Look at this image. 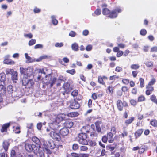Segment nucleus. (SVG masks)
<instances>
[{"label":"nucleus","instance_id":"1","mask_svg":"<svg viewBox=\"0 0 157 157\" xmlns=\"http://www.w3.org/2000/svg\"><path fill=\"white\" fill-rule=\"evenodd\" d=\"M66 119V115L63 114H60L57 116L49 125L50 127L46 129V131L48 132L52 130L59 131L61 127L62 124L60 122L63 120Z\"/></svg>","mask_w":157,"mask_h":157},{"label":"nucleus","instance_id":"2","mask_svg":"<svg viewBox=\"0 0 157 157\" xmlns=\"http://www.w3.org/2000/svg\"><path fill=\"white\" fill-rule=\"evenodd\" d=\"M25 148L29 152L33 151L38 157H44L43 149L40 146L26 143L25 145Z\"/></svg>","mask_w":157,"mask_h":157},{"label":"nucleus","instance_id":"3","mask_svg":"<svg viewBox=\"0 0 157 157\" xmlns=\"http://www.w3.org/2000/svg\"><path fill=\"white\" fill-rule=\"evenodd\" d=\"M122 9L118 7L114 9L111 12L110 10L107 8H104L103 9L102 13L104 15H109V17L110 18H116L119 13L122 12Z\"/></svg>","mask_w":157,"mask_h":157},{"label":"nucleus","instance_id":"4","mask_svg":"<svg viewBox=\"0 0 157 157\" xmlns=\"http://www.w3.org/2000/svg\"><path fill=\"white\" fill-rule=\"evenodd\" d=\"M20 73L24 76L26 75L27 77L30 78L33 75V68L31 67H28L27 68H24L20 67Z\"/></svg>","mask_w":157,"mask_h":157},{"label":"nucleus","instance_id":"5","mask_svg":"<svg viewBox=\"0 0 157 157\" xmlns=\"http://www.w3.org/2000/svg\"><path fill=\"white\" fill-rule=\"evenodd\" d=\"M45 77L46 79L48 80L46 82V84L50 87H52L56 82H57V78L52 77L50 74H48V75H46Z\"/></svg>","mask_w":157,"mask_h":157},{"label":"nucleus","instance_id":"6","mask_svg":"<svg viewBox=\"0 0 157 157\" xmlns=\"http://www.w3.org/2000/svg\"><path fill=\"white\" fill-rule=\"evenodd\" d=\"M86 133H81L78 135V140L79 143L83 145H86L88 144Z\"/></svg>","mask_w":157,"mask_h":157},{"label":"nucleus","instance_id":"7","mask_svg":"<svg viewBox=\"0 0 157 157\" xmlns=\"http://www.w3.org/2000/svg\"><path fill=\"white\" fill-rule=\"evenodd\" d=\"M49 135L53 139L57 141H59L61 139V137L59 131L52 130L49 131Z\"/></svg>","mask_w":157,"mask_h":157},{"label":"nucleus","instance_id":"8","mask_svg":"<svg viewBox=\"0 0 157 157\" xmlns=\"http://www.w3.org/2000/svg\"><path fill=\"white\" fill-rule=\"evenodd\" d=\"M63 87L65 91L64 92L61 93L63 95H65V94H68L69 92L72 90V88L70 86V84L69 82H67L64 84Z\"/></svg>","mask_w":157,"mask_h":157},{"label":"nucleus","instance_id":"9","mask_svg":"<svg viewBox=\"0 0 157 157\" xmlns=\"http://www.w3.org/2000/svg\"><path fill=\"white\" fill-rule=\"evenodd\" d=\"M117 105L118 109L120 111H121L123 110V107L128 106V104L126 101H123L122 102L120 100H118L117 101Z\"/></svg>","mask_w":157,"mask_h":157},{"label":"nucleus","instance_id":"10","mask_svg":"<svg viewBox=\"0 0 157 157\" xmlns=\"http://www.w3.org/2000/svg\"><path fill=\"white\" fill-rule=\"evenodd\" d=\"M70 107L73 109H77L80 107V104L75 100H71L70 101Z\"/></svg>","mask_w":157,"mask_h":157},{"label":"nucleus","instance_id":"11","mask_svg":"<svg viewBox=\"0 0 157 157\" xmlns=\"http://www.w3.org/2000/svg\"><path fill=\"white\" fill-rule=\"evenodd\" d=\"M23 95V94L22 90L20 89H18L16 91H14L13 94H11V97L19 98Z\"/></svg>","mask_w":157,"mask_h":157},{"label":"nucleus","instance_id":"12","mask_svg":"<svg viewBox=\"0 0 157 157\" xmlns=\"http://www.w3.org/2000/svg\"><path fill=\"white\" fill-rule=\"evenodd\" d=\"M43 145L44 146H45L47 147H48L51 149H53L55 147V145L52 140L48 141V142L46 143V144L45 143V141H44Z\"/></svg>","mask_w":157,"mask_h":157},{"label":"nucleus","instance_id":"13","mask_svg":"<svg viewBox=\"0 0 157 157\" xmlns=\"http://www.w3.org/2000/svg\"><path fill=\"white\" fill-rule=\"evenodd\" d=\"M11 80L13 83H16L18 80V75L17 72L14 71L13 74L11 75Z\"/></svg>","mask_w":157,"mask_h":157},{"label":"nucleus","instance_id":"14","mask_svg":"<svg viewBox=\"0 0 157 157\" xmlns=\"http://www.w3.org/2000/svg\"><path fill=\"white\" fill-rule=\"evenodd\" d=\"M59 133L63 136H66L69 133V130L67 128L65 127L60 129L59 131Z\"/></svg>","mask_w":157,"mask_h":157},{"label":"nucleus","instance_id":"15","mask_svg":"<svg viewBox=\"0 0 157 157\" xmlns=\"http://www.w3.org/2000/svg\"><path fill=\"white\" fill-rule=\"evenodd\" d=\"M10 125V123H6L3 124L2 126V128L1 129V131L3 133L4 132H6L7 131V129L8 128Z\"/></svg>","mask_w":157,"mask_h":157},{"label":"nucleus","instance_id":"16","mask_svg":"<svg viewBox=\"0 0 157 157\" xmlns=\"http://www.w3.org/2000/svg\"><path fill=\"white\" fill-rule=\"evenodd\" d=\"M146 88L147 90L146 91V94L147 95L151 94L154 90L153 87L149 86H147Z\"/></svg>","mask_w":157,"mask_h":157},{"label":"nucleus","instance_id":"17","mask_svg":"<svg viewBox=\"0 0 157 157\" xmlns=\"http://www.w3.org/2000/svg\"><path fill=\"white\" fill-rule=\"evenodd\" d=\"M64 125L66 128H69L73 126V123L71 121H66L65 122Z\"/></svg>","mask_w":157,"mask_h":157},{"label":"nucleus","instance_id":"18","mask_svg":"<svg viewBox=\"0 0 157 157\" xmlns=\"http://www.w3.org/2000/svg\"><path fill=\"white\" fill-rule=\"evenodd\" d=\"M143 132V129H141L138 130L137 131H136L135 133V136L136 138H137L138 137L141 136Z\"/></svg>","mask_w":157,"mask_h":157},{"label":"nucleus","instance_id":"19","mask_svg":"<svg viewBox=\"0 0 157 157\" xmlns=\"http://www.w3.org/2000/svg\"><path fill=\"white\" fill-rule=\"evenodd\" d=\"M44 147V148L42 147L43 149V154L44 155V157H45L44 155V153H46L47 155V157H49V155L48 154H50L51 153V152L50 150L48 149V147H47L45 146Z\"/></svg>","mask_w":157,"mask_h":157},{"label":"nucleus","instance_id":"20","mask_svg":"<svg viewBox=\"0 0 157 157\" xmlns=\"http://www.w3.org/2000/svg\"><path fill=\"white\" fill-rule=\"evenodd\" d=\"M10 144L7 141H4L3 143V147L6 151L8 148Z\"/></svg>","mask_w":157,"mask_h":157},{"label":"nucleus","instance_id":"21","mask_svg":"<svg viewBox=\"0 0 157 157\" xmlns=\"http://www.w3.org/2000/svg\"><path fill=\"white\" fill-rule=\"evenodd\" d=\"M29 79L26 75L24 76L22 80V84L25 86H26L27 83Z\"/></svg>","mask_w":157,"mask_h":157},{"label":"nucleus","instance_id":"22","mask_svg":"<svg viewBox=\"0 0 157 157\" xmlns=\"http://www.w3.org/2000/svg\"><path fill=\"white\" fill-rule=\"evenodd\" d=\"M7 91L8 93L11 95L10 96L11 97V94L14 92L13 86L11 85H9L7 88Z\"/></svg>","mask_w":157,"mask_h":157},{"label":"nucleus","instance_id":"23","mask_svg":"<svg viewBox=\"0 0 157 157\" xmlns=\"http://www.w3.org/2000/svg\"><path fill=\"white\" fill-rule=\"evenodd\" d=\"M71 47L72 49L75 51H77L78 50V44L76 43L72 44Z\"/></svg>","mask_w":157,"mask_h":157},{"label":"nucleus","instance_id":"24","mask_svg":"<svg viewBox=\"0 0 157 157\" xmlns=\"http://www.w3.org/2000/svg\"><path fill=\"white\" fill-rule=\"evenodd\" d=\"M66 115V117L67 116L72 117L77 116L78 115V113L77 112H71L68 113L67 115Z\"/></svg>","mask_w":157,"mask_h":157},{"label":"nucleus","instance_id":"25","mask_svg":"<svg viewBox=\"0 0 157 157\" xmlns=\"http://www.w3.org/2000/svg\"><path fill=\"white\" fill-rule=\"evenodd\" d=\"M147 67L148 68H151L154 65V63L151 61H147L144 63Z\"/></svg>","mask_w":157,"mask_h":157},{"label":"nucleus","instance_id":"26","mask_svg":"<svg viewBox=\"0 0 157 157\" xmlns=\"http://www.w3.org/2000/svg\"><path fill=\"white\" fill-rule=\"evenodd\" d=\"M6 80V76L5 74L4 73L0 74V80L1 82H4Z\"/></svg>","mask_w":157,"mask_h":157},{"label":"nucleus","instance_id":"27","mask_svg":"<svg viewBox=\"0 0 157 157\" xmlns=\"http://www.w3.org/2000/svg\"><path fill=\"white\" fill-rule=\"evenodd\" d=\"M34 82L33 80L32 79H30L27 83L26 86L28 88H31L32 87L34 84Z\"/></svg>","mask_w":157,"mask_h":157},{"label":"nucleus","instance_id":"28","mask_svg":"<svg viewBox=\"0 0 157 157\" xmlns=\"http://www.w3.org/2000/svg\"><path fill=\"white\" fill-rule=\"evenodd\" d=\"M14 71L13 69L10 68H6L5 70V72L7 75L9 74H10L11 75Z\"/></svg>","mask_w":157,"mask_h":157},{"label":"nucleus","instance_id":"29","mask_svg":"<svg viewBox=\"0 0 157 157\" xmlns=\"http://www.w3.org/2000/svg\"><path fill=\"white\" fill-rule=\"evenodd\" d=\"M51 18L52 24L54 25H57L58 24V21L56 19V17L54 15H52L51 16Z\"/></svg>","mask_w":157,"mask_h":157},{"label":"nucleus","instance_id":"30","mask_svg":"<svg viewBox=\"0 0 157 157\" xmlns=\"http://www.w3.org/2000/svg\"><path fill=\"white\" fill-rule=\"evenodd\" d=\"M4 63L6 64L13 65L14 64V61L11 60L5 59L3 61Z\"/></svg>","mask_w":157,"mask_h":157},{"label":"nucleus","instance_id":"31","mask_svg":"<svg viewBox=\"0 0 157 157\" xmlns=\"http://www.w3.org/2000/svg\"><path fill=\"white\" fill-rule=\"evenodd\" d=\"M64 78L63 76H60L59 77L58 79H57V82H58L57 83V86H60V83L63 80Z\"/></svg>","mask_w":157,"mask_h":157},{"label":"nucleus","instance_id":"32","mask_svg":"<svg viewBox=\"0 0 157 157\" xmlns=\"http://www.w3.org/2000/svg\"><path fill=\"white\" fill-rule=\"evenodd\" d=\"M89 127L88 126H84L81 129V131L82 132V133H88L89 132L88 130Z\"/></svg>","mask_w":157,"mask_h":157},{"label":"nucleus","instance_id":"33","mask_svg":"<svg viewBox=\"0 0 157 157\" xmlns=\"http://www.w3.org/2000/svg\"><path fill=\"white\" fill-rule=\"evenodd\" d=\"M25 57L26 59H27V60L26 61V63H29L32 62L31 60V57L30 56H28V54L27 53H25Z\"/></svg>","mask_w":157,"mask_h":157},{"label":"nucleus","instance_id":"34","mask_svg":"<svg viewBox=\"0 0 157 157\" xmlns=\"http://www.w3.org/2000/svg\"><path fill=\"white\" fill-rule=\"evenodd\" d=\"M150 123L151 125L154 127H157V121L155 120H151L150 121Z\"/></svg>","mask_w":157,"mask_h":157},{"label":"nucleus","instance_id":"35","mask_svg":"<svg viewBox=\"0 0 157 157\" xmlns=\"http://www.w3.org/2000/svg\"><path fill=\"white\" fill-rule=\"evenodd\" d=\"M32 141L36 143L37 145H38V144L40 143V140L38 138L36 137H33L32 138Z\"/></svg>","mask_w":157,"mask_h":157},{"label":"nucleus","instance_id":"36","mask_svg":"<svg viewBox=\"0 0 157 157\" xmlns=\"http://www.w3.org/2000/svg\"><path fill=\"white\" fill-rule=\"evenodd\" d=\"M98 82L99 83L101 84L104 85H105V82L103 80V78H102V77L101 76H99L98 77Z\"/></svg>","mask_w":157,"mask_h":157},{"label":"nucleus","instance_id":"37","mask_svg":"<svg viewBox=\"0 0 157 157\" xmlns=\"http://www.w3.org/2000/svg\"><path fill=\"white\" fill-rule=\"evenodd\" d=\"M134 117H132L130 119L126 120L125 121V123L126 124L128 125L131 124L132 122V121H134Z\"/></svg>","mask_w":157,"mask_h":157},{"label":"nucleus","instance_id":"38","mask_svg":"<svg viewBox=\"0 0 157 157\" xmlns=\"http://www.w3.org/2000/svg\"><path fill=\"white\" fill-rule=\"evenodd\" d=\"M150 99L153 102L157 104V99L155 95H152L151 96Z\"/></svg>","mask_w":157,"mask_h":157},{"label":"nucleus","instance_id":"39","mask_svg":"<svg viewBox=\"0 0 157 157\" xmlns=\"http://www.w3.org/2000/svg\"><path fill=\"white\" fill-rule=\"evenodd\" d=\"M140 67V66L139 65L134 64H132L130 67L131 69H135L136 70L138 69Z\"/></svg>","mask_w":157,"mask_h":157},{"label":"nucleus","instance_id":"40","mask_svg":"<svg viewBox=\"0 0 157 157\" xmlns=\"http://www.w3.org/2000/svg\"><path fill=\"white\" fill-rule=\"evenodd\" d=\"M36 42V40L35 39H32L29 42L28 44L29 46H31L34 44Z\"/></svg>","mask_w":157,"mask_h":157},{"label":"nucleus","instance_id":"41","mask_svg":"<svg viewBox=\"0 0 157 157\" xmlns=\"http://www.w3.org/2000/svg\"><path fill=\"white\" fill-rule=\"evenodd\" d=\"M71 95L74 97L77 96L78 94V91L77 90H74L71 93Z\"/></svg>","mask_w":157,"mask_h":157},{"label":"nucleus","instance_id":"42","mask_svg":"<svg viewBox=\"0 0 157 157\" xmlns=\"http://www.w3.org/2000/svg\"><path fill=\"white\" fill-rule=\"evenodd\" d=\"M139 81L140 82V86L142 88L144 86V80L142 78H140Z\"/></svg>","mask_w":157,"mask_h":157},{"label":"nucleus","instance_id":"43","mask_svg":"<svg viewBox=\"0 0 157 157\" xmlns=\"http://www.w3.org/2000/svg\"><path fill=\"white\" fill-rule=\"evenodd\" d=\"M140 148L139 149H140V150L139 151L138 153L140 154H141L145 150V148L144 146H142L141 147H140Z\"/></svg>","mask_w":157,"mask_h":157},{"label":"nucleus","instance_id":"44","mask_svg":"<svg viewBox=\"0 0 157 157\" xmlns=\"http://www.w3.org/2000/svg\"><path fill=\"white\" fill-rule=\"evenodd\" d=\"M119 78V76L116 75H114L112 76H110L109 77V80H115Z\"/></svg>","mask_w":157,"mask_h":157},{"label":"nucleus","instance_id":"45","mask_svg":"<svg viewBox=\"0 0 157 157\" xmlns=\"http://www.w3.org/2000/svg\"><path fill=\"white\" fill-rule=\"evenodd\" d=\"M145 98L143 96H139L138 99V101L139 102H141L144 101L145 100Z\"/></svg>","mask_w":157,"mask_h":157},{"label":"nucleus","instance_id":"46","mask_svg":"<svg viewBox=\"0 0 157 157\" xmlns=\"http://www.w3.org/2000/svg\"><path fill=\"white\" fill-rule=\"evenodd\" d=\"M66 72L67 73H70L71 75H73L75 73V70L74 69L71 70H67L66 71Z\"/></svg>","mask_w":157,"mask_h":157},{"label":"nucleus","instance_id":"47","mask_svg":"<svg viewBox=\"0 0 157 157\" xmlns=\"http://www.w3.org/2000/svg\"><path fill=\"white\" fill-rule=\"evenodd\" d=\"M5 91V88L3 85H0V94L4 93Z\"/></svg>","mask_w":157,"mask_h":157},{"label":"nucleus","instance_id":"48","mask_svg":"<svg viewBox=\"0 0 157 157\" xmlns=\"http://www.w3.org/2000/svg\"><path fill=\"white\" fill-rule=\"evenodd\" d=\"M63 44L62 43H56L55 44V46L56 47H61L63 46Z\"/></svg>","mask_w":157,"mask_h":157},{"label":"nucleus","instance_id":"49","mask_svg":"<svg viewBox=\"0 0 157 157\" xmlns=\"http://www.w3.org/2000/svg\"><path fill=\"white\" fill-rule=\"evenodd\" d=\"M137 102V101H136L134 99H131L130 100V102L131 105L133 106H135L136 105Z\"/></svg>","mask_w":157,"mask_h":157},{"label":"nucleus","instance_id":"50","mask_svg":"<svg viewBox=\"0 0 157 157\" xmlns=\"http://www.w3.org/2000/svg\"><path fill=\"white\" fill-rule=\"evenodd\" d=\"M76 34V33L73 31H71L69 33V36L71 37H75Z\"/></svg>","mask_w":157,"mask_h":157},{"label":"nucleus","instance_id":"51","mask_svg":"<svg viewBox=\"0 0 157 157\" xmlns=\"http://www.w3.org/2000/svg\"><path fill=\"white\" fill-rule=\"evenodd\" d=\"M147 33V31L146 30L144 29H143L141 30L140 31V34L143 36H145Z\"/></svg>","mask_w":157,"mask_h":157},{"label":"nucleus","instance_id":"52","mask_svg":"<svg viewBox=\"0 0 157 157\" xmlns=\"http://www.w3.org/2000/svg\"><path fill=\"white\" fill-rule=\"evenodd\" d=\"M150 52H157V46H155L151 48Z\"/></svg>","mask_w":157,"mask_h":157},{"label":"nucleus","instance_id":"53","mask_svg":"<svg viewBox=\"0 0 157 157\" xmlns=\"http://www.w3.org/2000/svg\"><path fill=\"white\" fill-rule=\"evenodd\" d=\"M24 36L25 37L31 39L32 38L33 35L31 33H29V34H24Z\"/></svg>","mask_w":157,"mask_h":157},{"label":"nucleus","instance_id":"54","mask_svg":"<svg viewBox=\"0 0 157 157\" xmlns=\"http://www.w3.org/2000/svg\"><path fill=\"white\" fill-rule=\"evenodd\" d=\"M11 157H17L16 155V152L15 150H12L11 151Z\"/></svg>","mask_w":157,"mask_h":157},{"label":"nucleus","instance_id":"55","mask_svg":"<svg viewBox=\"0 0 157 157\" xmlns=\"http://www.w3.org/2000/svg\"><path fill=\"white\" fill-rule=\"evenodd\" d=\"M43 47V45L41 44H37L35 45L34 48L35 49L38 48H42Z\"/></svg>","mask_w":157,"mask_h":157},{"label":"nucleus","instance_id":"56","mask_svg":"<svg viewBox=\"0 0 157 157\" xmlns=\"http://www.w3.org/2000/svg\"><path fill=\"white\" fill-rule=\"evenodd\" d=\"M155 82V79L154 78H153L149 82L148 86H151L152 85L154 84Z\"/></svg>","mask_w":157,"mask_h":157},{"label":"nucleus","instance_id":"57","mask_svg":"<svg viewBox=\"0 0 157 157\" xmlns=\"http://www.w3.org/2000/svg\"><path fill=\"white\" fill-rule=\"evenodd\" d=\"M123 54V52L122 51H119L117 52V56L118 57H119L121 56Z\"/></svg>","mask_w":157,"mask_h":157},{"label":"nucleus","instance_id":"58","mask_svg":"<svg viewBox=\"0 0 157 157\" xmlns=\"http://www.w3.org/2000/svg\"><path fill=\"white\" fill-rule=\"evenodd\" d=\"M101 10L100 9H97L94 12L95 14L97 15H99L101 14Z\"/></svg>","mask_w":157,"mask_h":157},{"label":"nucleus","instance_id":"59","mask_svg":"<svg viewBox=\"0 0 157 157\" xmlns=\"http://www.w3.org/2000/svg\"><path fill=\"white\" fill-rule=\"evenodd\" d=\"M107 140L108 137L106 136H103L102 138V140L104 143H106L107 141Z\"/></svg>","mask_w":157,"mask_h":157},{"label":"nucleus","instance_id":"60","mask_svg":"<svg viewBox=\"0 0 157 157\" xmlns=\"http://www.w3.org/2000/svg\"><path fill=\"white\" fill-rule=\"evenodd\" d=\"M88 149V148L86 146H82L80 147V150L81 151H86Z\"/></svg>","mask_w":157,"mask_h":157},{"label":"nucleus","instance_id":"61","mask_svg":"<svg viewBox=\"0 0 157 157\" xmlns=\"http://www.w3.org/2000/svg\"><path fill=\"white\" fill-rule=\"evenodd\" d=\"M122 70V68L120 67H117L115 69V71L117 72L121 71Z\"/></svg>","mask_w":157,"mask_h":157},{"label":"nucleus","instance_id":"62","mask_svg":"<svg viewBox=\"0 0 157 157\" xmlns=\"http://www.w3.org/2000/svg\"><path fill=\"white\" fill-rule=\"evenodd\" d=\"M78 148V145L76 144H74L72 146V149L74 150H77Z\"/></svg>","mask_w":157,"mask_h":157},{"label":"nucleus","instance_id":"63","mask_svg":"<svg viewBox=\"0 0 157 157\" xmlns=\"http://www.w3.org/2000/svg\"><path fill=\"white\" fill-rule=\"evenodd\" d=\"M92 48V46L91 45H88L86 47V50L87 51H90Z\"/></svg>","mask_w":157,"mask_h":157},{"label":"nucleus","instance_id":"64","mask_svg":"<svg viewBox=\"0 0 157 157\" xmlns=\"http://www.w3.org/2000/svg\"><path fill=\"white\" fill-rule=\"evenodd\" d=\"M71 155L72 156L74 157H80V156L81 155L80 154H77L75 153H72Z\"/></svg>","mask_w":157,"mask_h":157}]
</instances>
